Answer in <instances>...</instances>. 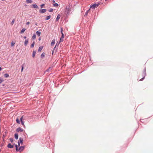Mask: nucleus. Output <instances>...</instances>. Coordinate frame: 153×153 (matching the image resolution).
I'll use <instances>...</instances> for the list:
<instances>
[{
	"mask_svg": "<svg viewBox=\"0 0 153 153\" xmlns=\"http://www.w3.org/2000/svg\"><path fill=\"white\" fill-rule=\"evenodd\" d=\"M53 6L55 7H57L58 6V4L57 3H55L53 4Z\"/></svg>",
	"mask_w": 153,
	"mask_h": 153,
	"instance_id": "nucleus-26",
	"label": "nucleus"
},
{
	"mask_svg": "<svg viewBox=\"0 0 153 153\" xmlns=\"http://www.w3.org/2000/svg\"><path fill=\"white\" fill-rule=\"evenodd\" d=\"M71 7L72 6L71 4H69L68 6L66 7V9L68 13H69L71 10Z\"/></svg>",
	"mask_w": 153,
	"mask_h": 153,
	"instance_id": "nucleus-1",
	"label": "nucleus"
},
{
	"mask_svg": "<svg viewBox=\"0 0 153 153\" xmlns=\"http://www.w3.org/2000/svg\"><path fill=\"white\" fill-rule=\"evenodd\" d=\"M4 76L5 77L7 78L9 77V75L7 74H4Z\"/></svg>",
	"mask_w": 153,
	"mask_h": 153,
	"instance_id": "nucleus-22",
	"label": "nucleus"
},
{
	"mask_svg": "<svg viewBox=\"0 0 153 153\" xmlns=\"http://www.w3.org/2000/svg\"><path fill=\"white\" fill-rule=\"evenodd\" d=\"M30 24V22H27L26 23V24L27 25H28Z\"/></svg>",
	"mask_w": 153,
	"mask_h": 153,
	"instance_id": "nucleus-37",
	"label": "nucleus"
},
{
	"mask_svg": "<svg viewBox=\"0 0 153 153\" xmlns=\"http://www.w3.org/2000/svg\"><path fill=\"white\" fill-rule=\"evenodd\" d=\"M16 123L18 124H20V121L18 118L16 119Z\"/></svg>",
	"mask_w": 153,
	"mask_h": 153,
	"instance_id": "nucleus-23",
	"label": "nucleus"
},
{
	"mask_svg": "<svg viewBox=\"0 0 153 153\" xmlns=\"http://www.w3.org/2000/svg\"><path fill=\"white\" fill-rule=\"evenodd\" d=\"M24 38L25 39H26V36H24Z\"/></svg>",
	"mask_w": 153,
	"mask_h": 153,
	"instance_id": "nucleus-43",
	"label": "nucleus"
},
{
	"mask_svg": "<svg viewBox=\"0 0 153 153\" xmlns=\"http://www.w3.org/2000/svg\"><path fill=\"white\" fill-rule=\"evenodd\" d=\"M64 37V34L63 33H62V36L60 39V41L59 42V43L63 41Z\"/></svg>",
	"mask_w": 153,
	"mask_h": 153,
	"instance_id": "nucleus-3",
	"label": "nucleus"
},
{
	"mask_svg": "<svg viewBox=\"0 0 153 153\" xmlns=\"http://www.w3.org/2000/svg\"><path fill=\"white\" fill-rule=\"evenodd\" d=\"M63 29L61 27V34H62V33H63Z\"/></svg>",
	"mask_w": 153,
	"mask_h": 153,
	"instance_id": "nucleus-30",
	"label": "nucleus"
},
{
	"mask_svg": "<svg viewBox=\"0 0 153 153\" xmlns=\"http://www.w3.org/2000/svg\"><path fill=\"white\" fill-rule=\"evenodd\" d=\"M36 51H33V55L32 56L33 57H34L35 56V54H36Z\"/></svg>",
	"mask_w": 153,
	"mask_h": 153,
	"instance_id": "nucleus-16",
	"label": "nucleus"
},
{
	"mask_svg": "<svg viewBox=\"0 0 153 153\" xmlns=\"http://www.w3.org/2000/svg\"><path fill=\"white\" fill-rule=\"evenodd\" d=\"M36 35L35 34H34L33 35V36L32 37V39H36Z\"/></svg>",
	"mask_w": 153,
	"mask_h": 153,
	"instance_id": "nucleus-21",
	"label": "nucleus"
},
{
	"mask_svg": "<svg viewBox=\"0 0 153 153\" xmlns=\"http://www.w3.org/2000/svg\"><path fill=\"white\" fill-rule=\"evenodd\" d=\"M32 6L34 8H38V6L36 4H33Z\"/></svg>",
	"mask_w": 153,
	"mask_h": 153,
	"instance_id": "nucleus-18",
	"label": "nucleus"
},
{
	"mask_svg": "<svg viewBox=\"0 0 153 153\" xmlns=\"http://www.w3.org/2000/svg\"><path fill=\"white\" fill-rule=\"evenodd\" d=\"M52 1L53 3H55V1H54V0H53Z\"/></svg>",
	"mask_w": 153,
	"mask_h": 153,
	"instance_id": "nucleus-39",
	"label": "nucleus"
},
{
	"mask_svg": "<svg viewBox=\"0 0 153 153\" xmlns=\"http://www.w3.org/2000/svg\"><path fill=\"white\" fill-rule=\"evenodd\" d=\"M25 30H26V29L25 28H24L22 29V30L21 31V33H23L25 31Z\"/></svg>",
	"mask_w": 153,
	"mask_h": 153,
	"instance_id": "nucleus-19",
	"label": "nucleus"
},
{
	"mask_svg": "<svg viewBox=\"0 0 153 153\" xmlns=\"http://www.w3.org/2000/svg\"><path fill=\"white\" fill-rule=\"evenodd\" d=\"M45 5V4H42L41 5V8L42 7Z\"/></svg>",
	"mask_w": 153,
	"mask_h": 153,
	"instance_id": "nucleus-35",
	"label": "nucleus"
},
{
	"mask_svg": "<svg viewBox=\"0 0 153 153\" xmlns=\"http://www.w3.org/2000/svg\"><path fill=\"white\" fill-rule=\"evenodd\" d=\"M45 57V53H43L41 55V57L42 58H44Z\"/></svg>",
	"mask_w": 153,
	"mask_h": 153,
	"instance_id": "nucleus-14",
	"label": "nucleus"
},
{
	"mask_svg": "<svg viewBox=\"0 0 153 153\" xmlns=\"http://www.w3.org/2000/svg\"><path fill=\"white\" fill-rule=\"evenodd\" d=\"M107 0H105V1H106Z\"/></svg>",
	"mask_w": 153,
	"mask_h": 153,
	"instance_id": "nucleus-44",
	"label": "nucleus"
},
{
	"mask_svg": "<svg viewBox=\"0 0 153 153\" xmlns=\"http://www.w3.org/2000/svg\"><path fill=\"white\" fill-rule=\"evenodd\" d=\"M24 147L23 146H21L19 147L18 149V151H20V152L22 151L24 149Z\"/></svg>",
	"mask_w": 153,
	"mask_h": 153,
	"instance_id": "nucleus-5",
	"label": "nucleus"
},
{
	"mask_svg": "<svg viewBox=\"0 0 153 153\" xmlns=\"http://www.w3.org/2000/svg\"><path fill=\"white\" fill-rule=\"evenodd\" d=\"M18 145H19H19H20L19 142H18Z\"/></svg>",
	"mask_w": 153,
	"mask_h": 153,
	"instance_id": "nucleus-41",
	"label": "nucleus"
},
{
	"mask_svg": "<svg viewBox=\"0 0 153 153\" xmlns=\"http://www.w3.org/2000/svg\"><path fill=\"white\" fill-rule=\"evenodd\" d=\"M60 17H61V16H60V14H58L57 16V17H56V21H58V20L60 18Z\"/></svg>",
	"mask_w": 153,
	"mask_h": 153,
	"instance_id": "nucleus-7",
	"label": "nucleus"
},
{
	"mask_svg": "<svg viewBox=\"0 0 153 153\" xmlns=\"http://www.w3.org/2000/svg\"><path fill=\"white\" fill-rule=\"evenodd\" d=\"M51 17V16H48L46 17V20H48L50 19Z\"/></svg>",
	"mask_w": 153,
	"mask_h": 153,
	"instance_id": "nucleus-20",
	"label": "nucleus"
},
{
	"mask_svg": "<svg viewBox=\"0 0 153 153\" xmlns=\"http://www.w3.org/2000/svg\"><path fill=\"white\" fill-rule=\"evenodd\" d=\"M15 138L17 140L18 139V134H15Z\"/></svg>",
	"mask_w": 153,
	"mask_h": 153,
	"instance_id": "nucleus-12",
	"label": "nucleus"
},
{
	"mask_svg": "<svg viewBox=\"0 0 153 153\" xmlns=\"http://www.w3.org/2000/svg\"><path fill=\"white\" fill-rule=\"evenodd\" d=\"M43 48V46H41L39 47V48L38 50V51L39 52L41 51L42 50Z\"/></svg>",
	"mask_w": 153,
	"mask_h": 153,
	"instance_id": "nucleus-9",
	"label": "nucleus"
},
{
	"mask_svg": "<svg viewBox=\"0 0 153 153\" xmlns=\"http://www.w3.org/2000/svg\"><path fill=\"white\" fill-rule=\"evenodd\" d=\"M55 40L53 39L52 40V41L51 42V45L52 46L53 45L55 44Z\"/></svg>",
	"mask_w": 153,
	"mask_h": 153,
	"instance_id": "nucleus-13",
	"label": "nucleus"
},
{
	"mask_svg": "<svg viewBox=\"0 0 153 153\" xmlns=\"http://www.w3.org/2000/svg\"><path fill=\"white\" fill-rule=\"evenodd\" d=\"M3 81V79L0 78V83H1Z\"/></svg>",
	"mask_w": 153,
	"mask_h": 153,
	"instance_id": "nucleus-31",
	"label": "nucleus"
},
{
	"mask_svg": "<svg viewBox=\"0 0 153 153\" xmlns=\"http://www.w3.org/2000/svg\"><path fill=\"white\" fill-rule=\"evenodd\" d=\"M53 9H49V11L50 12H51L53 11Z\"/></svg>",
	"mask_w": 153,
	"mask_h": 153,
	"instance_id": "nucleus-33",
	"label": "nucleus"
},
{
	"mask_svg": "<svg viewBox=\"0 0 153 153\" xmlns=\"http://www.w3.org/2000/svg\"><path fill=\"white\" fill-rule=\"evenodd\" d=\"M34 44H35V42H33V43L31 45V47L32 48H33L34 46Z\"/></svg>",
	"mask_w": 153,
	"mask_h": 153,
	"instance_id": "nucleus-24",
	"label": "nucleus"
},
{
	"mask_svg": "<svg viewBox=\"0 0 153 153\" xmlns=\"http://www.w3.org/2000/svg\"><path fill=\"white\" fill-rule=\"evenodd\" d=\"M36 33L38 36H39L41 34V32L39 31H37L36 32Z\"/></svg>",
	"mask_w": 153,
	"mask_h": 153,
	"instance_id": "nucleus-15",
	"label": "nucleus"
},
{
	"mask_svg": "<svg viewBox=\"0 0 153 153\" xmlns=\"http://www.w3.org/2000/svg\"><path fill=\"white\" fill-rule=\"evenodd\" d=\"M89 11V10H87V11H86V13H85V15H87V14H88V12Z\"/></svg>",
	"mask_w": 153,
	"mask_h": 153,
	"instance_id": "nucleus-34",
	"label": "nucleus"
},
{
	"mask_svg": "<svg viewBox=\"0 0 153 153\" xmlns=\"http://www.w3.org/2000/svg\"><path fill=\"white\" fill-rule=\"evenodd\" d=\"M15 45V43L12 42V43H11V46H13V45Z\"/></svg>",
	"mask_w": 153,
	"mask_h": 153,
	"instance_id": "nucleus-32",
	"label": "nucleus"
},
{
	"mask_svg": "<svg viewBox=\"0 0 153 153\" xmlns=\"http://www.w3.org/2000/svg\"><path fill=\"white\" fill-rule=\"evenodd\" d=\"M32 0H27L26 1V2L27 3H32Z\"/></svg>",
	"mask_w": 153,
	"mask_h": 153,
	"instance_id": "nucleus-11",
	"label": "nucleus"
},
{
	"mask_svg": "<svg viewBox=\"0 0 153 153\" xmlns=\"http://www.w3.org/2000/svg\"><path fill=\"white\" fill-rule=\"evenodd\" d=\"M144 77L145 76L143 77V78L141 79L140 80V81H142L143 80V79L144 78Z\"/></svg>",
	"mask_w": 153,
	"mask_h": 153,
	"instance_id": "nucleus-36",
	"label": "nucleus"
},
{
	"mask_svg": "<svg viewBox=\"0 0 153 153\" xmlns=\"http://www.w3.org/2000/svg\"><path fill=\"white\" fill-rule=\"evenodd\" d=\"M39 41H40L41 40V38L40 37L39 39Z\"/></svg>",
	"mask_w": 153,
	"mask_h": 153,
	"instance_id": "nucleus-40",
	"label": "nucleus"
},
{
	"mask_svg": "<svg viewBox=\"0 0 153 153\" xmlns=\"http://www.w3.org/2000/svg\"><path fill=\"white\" fill-rule=\"evenodd\" d=\"M14 22H15V20L14 19H13L11 23V24L12 25H13V24L14 23Z\"/></svg>",
	"mask_w": 153,
	"mask_h": 153,
	"instance_id": "nucleus-28",
	"label": "nucleus"
},
{
	"mask_svg": "<svg viewBox=\"0 0 153 153\" xmlns=\"http://www.w3.org/2000/svg\"><path fill=\"white\" fill-rule=\"evenodd\" d=\"M46 11V10L45 9H42L41 10H40L39 12L40 13H45Z\"/></svg>",
	"mask_w": 153,
	"mask_h": 153,
	"instance_id": "nucleus-6",
	"label": "nucleus"
},
{
	"mask_svg": "<svg viewBox=\"0 0 153 153\" xmlns=\"http://www.w3.org/2000/svg\"><path fill=\"white\" fill-rule=\"evenodd\" d=\"M1 68L0 67V71H1Z\"/></svg>",
	"mask_w": 153,
	"mask_h": 153,
	"instance_id": "nucleus-42",
	"label": "nucleus"
},
{
	"mask_svg": "<svg viewBox=\"0 0 153 153\" xmlns=\"http://www.w3.org/2000/svg\"><path fill=\"white\" fill-rule=\"evenodd\" d=\"M7 147L9 148H13V145H11L10 143H9Z\"/></svg>",
	"mask_w": 153,
	"mask_h": 153,
	"instance_id": "nucleus-10",
	"label": "nucleus"
},
{
	"mask_svg": "<svg viewBox=\"0 0 153 153\" xmlns=\"http://www.w3.org/2000/svg\"><path fill=\"white\" fill-rule=\"evenodd\" d=\"M99 3H98L97 4H94L93 5H91L90 7V10L91 8H92L94 9L96 7H97L99 5Z\"/></svg>",
	"mask_w": 153,
	"mask_h": 153,
	"instance_id": "nucleus-2",
	"label": "nucleus"
},
{
	"mask_svg": "<svg viewBox=\"0 0 153 153\" xmlns=\"http://www.w3.org/2000/svg\"><path fill=\"white\" fill-rule=\"evenodd\" d=\"M23 68H24V67H23V66H22V70H21L22 72V71L23 69Z\"/></svg>",
	"mask_w": 153,
	"mask_h": 153,
	"instance_id": "nucleus-38",
	"label": "nucleus"
},
{
	"mask_svg": "<svg viewBox=\"0 0 153 153\" xmlns=\"http://www.w3.org/2000/svg\"><path fill=\"white\" fill-rule=\"evenodd\" d=\"M15 146H16V151H18L19 149H18V147L17 145H15Z\"/></svg>",
	"mask_w": 153,
	"mask_h": 153,
	"instance_id": "nucleus-27",
	"label": "nucleus"
},
{
	"mask_svg": "<svg viewBox=\"0 0 153 153\" xmlns=\"http://www.w3.org/2000/svg\"><path fill=\"white\" fill-rule=\"evenodd\" d=\"M28 42V41L27 40H25V46H26Z\"/></svg>",
	"mask_w": 153,
	"mask_h": 153,
	"instance_id": "nucleus-17",
	"label": "nucleus"
},
{
	"mask_svg": "<svg viewBox=\"0 0 153 153\" xmlns=\"http://www.w3.org/2000/svg\"><path fill=\"white\" fill-rule=\"evenodd\" d=\"M10 140L11 142H12L13 141V139L12 138H10Z\"/></svg>",
	"mask_w": 153,
	"mask_h": 153,
	"instance_id": "nucleus-29",
	"label": "nucleus"
},
{
	"mask_svg": "<svg viewBox=\"0 0 153 153\" xmlns=\"http://www.w3.org/2000/svg\"><path fill=\"white\" fill-rule=\"evenodd\" d=\"M19 140L20 141V143L22 144L23 143V140L21 139V138H19Z\"/></svg>",
	"mask_w": 153,
	"mask_h": 153,
	"instance_id": "nucleus-25",
	"label": "nucleus"
},
{
	"mask_svg": "<svg viewBox=\"0 0 153 153\" xmlns=\"http://www.w3.org/2000/svg\"><path fill=\"white\" fill-rule=\"evenodd\" d=\"M16 131L17 132L21 131L22 132L23 130L20 128H19L16 129Z\"/></svg>",
	"mask_w": 153,
	"mask_h": 153,
	"instance_id": "nucleus-8",
	"label": "nucleus"
},
{
	"mask_svg": "<svg viewBox=\"0 0 153 153\" xmlns=\"http://www.w3.org/2000/svg\"><path fill=\"white\" fill-rule=\"evenodd\" d=\"M23 116H22L20 119L22 125L23 126L25 127V125L24 124V122L23 121Z\"/></svg>",
	"mask_w": 153,
	"mask_h": 153,
	"instance_id": "nucleus-4",
	"label": "nucleus"
}]
</instances>
